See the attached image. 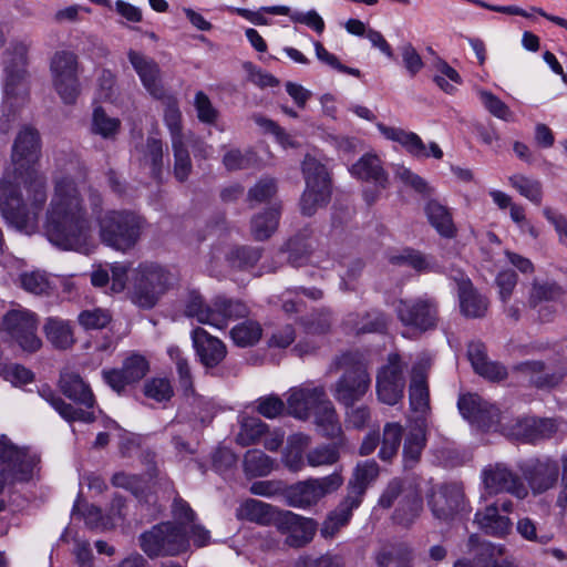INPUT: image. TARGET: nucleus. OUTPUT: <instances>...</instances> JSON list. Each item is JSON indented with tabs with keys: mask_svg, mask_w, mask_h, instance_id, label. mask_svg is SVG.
Returning a JSON list of instances; mask_svg holds the SVG:
<instances>
[{
	"mask_svg": "<svg viewBox=\"0 0 567 567\" xmlns=\"http://www.w3.org/2000/svg\"><path fill=\"white\" fill-rule=\"evenodd\" d=\"M474 522L486 535L494 537H505L513 527L509 517L491 504L475 513Z\"/></svg>",
	"mask_w": 567,
	"mask_h": 567,
	"instance_id": "33",
	"label": "nucleus"
},
{
	"mask_svg": "<svg viewBox=\"0 0 567 567\" xmlns=\"http://www.w3.org/2000/svg\"><path fill=\"white\" fill-rule=\"evenodd\" d=\"M276 525L278 530L286 535L285 544L293 548H301L309 544L318 529L315 519L302 517L290 511L279 513Z\"/></svg>",
	"mask_w": 567,
	"mask_h": 567,
	"instance_id": "20",
	"label": "nucleus"
},
{
	"mask_svg": "<svg viewBox=\"0 0 567 567\" xmlns=\"http://www.w3.org/2000/svg\"><path fill=\"white\" fill-rule=\"evenodd\" d=\"M174 153V175L177 181L185 182L192 173V161L183 140L172 141Z\"/></svg>",
	"mask_w": 567,
	"mask_h": 567,
	"instance_id": "58",
	"label": "nucleus"
},
{
	"mask_svg": "<svg viewBox=\"0 0 567 567\" xmlns=\"http://www.w3.org/2000/svg\"><path fill=\"white\" fill-rule=\"evenodd\" d=\"M389 261L394 266L411 267L417 272H427L433 270V266L427 260V257L413 248H404L398 254L391 255L389 257Z\"/></svg>",
	"mask_w": 567,
	"mask_h": 567,
	"instance_id": "49",
	"label": "nucleus"
},
{
	"mask_svg": "<svg viewBox=\"0 0 567 567\" xmlns=\"http://www.w3.org/2000/svg\"><path fill=\"white\" fill-rule=\"evenodd\" d=\"M337 365L344 371L333 385V398L341 405L352 408L370 390L371 377L367 364L358 353L347 352L338 358Z\"/></svg>",
	"mask_w": 567,
	"mask_h": 567,
	"instance_id": "4",
	"label": "nucleus"
},
{
	"mask_svg": "<svg viewBox=\"0 0 567 567\" xmlns=\"http://www.w3.org/2000/svg\"><path fill=\"white\" fill-rule=\"evenodd\" d=\"M468 543L473 548H477L474 558L476 567H496L497 563L494 555L496 547L493 544L487 542L480 543L476 535H471Z\"/></svg>",
	"mask_w": 567,
	"mask_h": 567,
	"instance_id": "64",
	"label": "nucleus"
},
{
	"mask_svg": "<svg viewBox=\"0 0 567 567\" xmlns=\"http://www.w3.org/2000/svg\"><path fill=\"white\" fill-rule=\"evenodd\" d=\"M359 506L360 505L344 496L338 506L331 511L324 519L320 528L321 536L326 539L334 537L342 527L348 525L352 517L353 509Z\"/></svg>",
	"mask_w": 567,
	"mask_h": 567,
	"instance_id": "36",
	"label": "nucleus"
},
{
	"mask_svg": "<svg viewBox=\"0 0 567 567\" xmlns=\"http://www.w3.org/2000/svg\"><path fill=\"white\" fill-rule=\"evenodd\" d=\"M150 371L147 359L140 353H132L124 359L121 368L103 369V381L117 394H123L126 386L140 382Z\"/></svg>",
	"mask_w": 567,
	"mask_h": 567,
	"instance_id": "16",
	"label": "nucleus"
},
{
	"mask_svg": "<svg viewBox=\"0 0 567 567\" xmlns=\"http://www.w3.org/2000/svg\"><path fill=\"white\" fill-rule=\"evenodd\" d=\"M403 426L398 422H389L383 427L381 449L379 457L384 461H391L399 451L402 442Z\"/></svg>",
	"mask_w": 567,
	"mask_h": 567,
	"instance_id": "45",
	"label": "nucleus"
},
{
	"mask_svg": "<svg viewBox=\"0 0 567 567\" xmlns=\"http://www.w3.org/2000/svg\"><path fill=\"white\" fill-rule=\"evenodd\" d=\"M140 547L150 558L178 556L189 549V537L185 527L163 522L140 536Z\"/></svg>",
	"mask_w": 567,
	"mask_h": 567,
	"instance_id": "7",
	"label": "nucleus"
},
{
	"mask_svg": "<svg viewBox=\"0 0 567 567\" xmlns=\"http://www.w3.org/2000/svg\"><path fill=\"white\" fill-rule=\"evenodd\" d=\"M97 225L102 244L117 251L126 252L137 245L147 221L136 212L113 209L99 217Z\"/></svg>",
	"mask_w": 567,
	"mask_h": 567,
	"instance_id": "3",
	"label": "nucleus"
},
{
	"mask_svg": "<svg viewBox=\"0 0 567 567\" xmlns=\"http://www.w3.org/2000/svg\"><path fill=\"white\" fill-rule=\"evenodd\" d=\"M299 323L308 336L327 334L332 324L331 313L328 310H318L301 317Z\"/></svg>",
	"mask_w": 567,
	"mask_h": 567,
	"instance_id": "53",
	"label": "nucleus"
},
{
	"mask_svg": "<svg viewBox=\"0 0 567 567\" xmlns=\"http://www.w3.org/2000/svg\"><path fill=\"white\" fill-rule=\"evenodd\" d=\"M174 276L154 262L141 264L133 272L131 300L143 309H152L169 289Z\"/></svg>",
	"mask_w": 567,
	"mask_h": 567,
	"instance_id": "5",
	"label": "nucleus"
},
{
	"mask_svg": "<svg viewBox=\"0 0 567 567\" xmlns=\"http://www.w3.org/2000/svg\"><path fill=\"white\" fill-rule=\"evenodd\" d=\"M425 499L433 517L442 523H452L470 512V502L461 482L434 484L427 489Z\"/></svg>",
	"mask_w": 567,
	"mask_h": 567,
	"instance_id": "6",
	"label": "nucleus"
},
{
	"mask_svg": "<svg viewBox=\"0 0 567 567\" xmlns=\"http://www.w3.org/2000/svg\"><path fill=\"white\" fill-rule=\"evenodd\" d=\"M467 358L474 371L491 381H501L507 377V370L503 364L488 360L486 347L481 341L468 343Z\"/></svg>",
	"mask_w": 567,
	"mask_h": 567,
	"instance_id": "29",
	"label": "nucleus"
},
{
	"mask_svg": "<svg viewBox=\"0 0 567 567\" xmlns=\"http://www.w3.org/2000/svg\"><path fill=\"white\" fill-rule=\"evenodd\" d=\"M48 341L55 348L65 350L75 342L73 330L69 321L60 318H48L43 326Z\"/></svg>",
	"mask_w": 567,
	"mask_h": 567,
	"instance_id": "38",
	"label": "nucleus"
},
{
	"mask_svg": "<svg viewBox=\"0 0 567 567\" xmlns=\"http://www.w3.org/2000/svg\"><path fill=\"white\" fill-rule=\"evenodd\" d=\"M483 484L488 495L508 493L517 499L528 496V486L523 478L503 463L489 464L483 472Z\"/></svg>",
	"mask_w": 567,
	"mask_h": 567,
	"instance_id": "15",
	"label": "nucleus"
},
{
	"mask_svg": "<svg viewBox=\"0 0 567 567\" xmlns=\"http://www.w3.org/2000/svg\"><path fill=\"white\" fill-rule=\"evenodd\" d=\"M40 396L47 401L66 422L92 423L95 421L94 412L75 408L71 403H66L58 395L49 385L39 389Z\"/></svg>",
	"mask_w": 567,
	"mask_h": 567,
	"instance_id": "32",
	"label": "nucleus"
},
{
	"mask_svg": "<svg viewBox=\"0 0 567 567\" xmlns=\"http://www.w3.org/2000/svg\"><path fill=\"white\" fill-rule=\"evenodd\" d=\"M111 482L113 486L130 491L135 497H142L146 489V482L143 476L125 472L115 473Z\"/></svg>",
	"mask_w": 567,
	"mask_h": 567,
	"instance_id": "61",
	"label": "nucleus"
},
{
	"mask_svg": "<svg viewBox=\"0 0 567 567\" xmlns=\"http://www.w3.org/2000/svg\"><path fill=\"white\" fill-rule=\"evenodd\" d=\"M55 91L65 104H73L80 94L78 58L71 51H58L50 64Z\"/></svg>",
	"mask_w": 567,
	"mask_h": 567,
	"instance_id": "13",
	"label": "nucleus"
},
{
	"mask_svg": "<svg viewBox=\"0 0 567 567\" xmlns=\"http://www.w3.org/2000/svg\"><path fill=\"white\" fill-rule=\"evenodd\" d=\"M318 432L327 439H336L342 433L341 423L333 403L327 399L312 413Z\"/></svg>",
	"mask_w": 567,
	"mask_h": 567,
	"instance_id": "37",
	"label": "nucleus"
},
{
	"mask_svg": "<svg viewBox=\"0 0 567 567\" xmlns=\"http://www.w3.org/2000/svg\"><path fill=\"white\" fill-rule=\"evenodd\" d=\"M192 341L195 354L206 373L219 375V367L227 355L226 344L200 327L192 331Z\"/></svg>",
	"mask_w": 567,
	"mask_h": 567,
	"instance_id": "17",
	"label": "nucleus"
},
{
	"mask_svg": "<svg viewBox=\"0 0 567 567\" xmlns=\"http://www.w3.org/2000/svg\"><path fill=\"white\" fill-rule=\"evenodd\" d=\"M262 249L252 246H237L229 249L226 260L229 266L237 269L254 267L261 258Z\"/></svg>",
	"mask_w": 567,
	"mask_h": 567,
	"instance_id": "48",
	"label": "nucleus"
},
{
	"mask_svg": "<svg viewBox=\"0 0 567 567\" xmlns=\"http://www.w3.org/2000/svg\"><path fill=\"white\" fill-rule=\"evenodd\" d=\"M268 431V425L257 417H245L240 424L236 442L241 446L257 443Z\"/></svg>",
	"mask_w": 567,
	"mask_h": 567,
	"instance_id": "54",
	"label": "nucleus"
},
{
	"mask_svg": "<svg viewBox=\"0 0 567 567\" xmlns=\"http://www.w3.org/2000/svg\"><path fill=\"white\" fill-rule=\"evenodd\" d=\"M518 468L534 494L554 487L559 475L558 463L548 457L528 460L519 464Z\"/></svg>",
	"mask_w": 567,
	"mask_h": 567,
	"instance_id": "21",
	"label": "nucleus"
},
{
	"mask_svg": "<svg viewBox=\"0 0 567 567\" xmlns=\"http://www.w3.org/2000/svg\"><path fill=\"white\" fill-rule=\"evenodd\" d=\"M429 360H421L415 363L411 372L409 386L410 406L415 413L414 416L430 417V392L427 385Z\"/></svg>",
	"mask_w": 567,
	"mask_h": 567,
	"instance_id": "23",
	"label": "nucleus"
},
{
	"mask_svg": "<svg viewBox=\"0 0 567 567\" xmlns=\"http://www.w3.org/2000/svg\"><path fill=\"white\" fill-rule=\"evenodd\" d=\"M306 189L300 198V210L312 216L318 208L324 207L331 197V181L327 167L315 157L307 155L302 162Z\"/></svg>",
	"mask_w": 567,
	"mask_h": 567,
	"instance_id": "8",
	"label": "nucleus"
},
{
	"mask_svg": "<svg viewBox=\"0 0 567 567\" xmlns=\"http://www.w3.org/2000/svg\"><path fill=\"white\" fill-rule=\"evenodd\" d=\"M379 132L386 138L399 143L411 156L421 158L432 155L436 159L443 157V151L432 142L429 145L430 153L421 137L414 132H408L400 127L386 126L383 123H377Z\"/></svg>",
	"mask_w": 567,
	"mask_h": 567,
	"instance_id": "22",
	"label": "nucleus"
},
{
	"mask_svg": "<svg viewBox=\"0 0 567 567\" xmlns=\"http://www.w3.org/2000/svg\"><path fill=\"white\" fill-rule=\"evenodd\" d=\"M261 334V326L254 320L240 322L230 330L231 340L240 348L255 346L260 340Z\"/></svg>",
	"mask_w": 567,
	"mask_h": 567,
	"instance_id": "50",
	"label": "nucleus"
},
{
	"mask_svg": "<svg viewBox=\"0 0 567 567\" xmlns=\"http://www.w3.org/2000/svg\"><path fill=\"white\" fill-rule=\"evenodd\" d=\"M378 475L379 465L375 461L369 460L359 463L348 483L346 497L361 505L368 486L377 480Z\"/></svg>",
	"mask_w": 567,
	"mask_h": 567,
	"instance_id": "30",
	"label": "nucleus"
},
{
	"mask_svg": "<svg viewBox=\"0 0 567 567\" xmlns=\"http://www.w3.org/2000/svg\"><path fill=\"white\" fill-rule=\"evenodd\" d=\"M310 436L297 433L288 437L282 452V463L291 472H299L305 467L303 452L310 444Z\"/></svg>",
	"mask_w": 567,
	"mask_h": 567,
	"instance_id": "39",
	"label": "nucleus"
},
{
	"mask_svg": "<svg viewBox=\"0 0 567 567\" xmlns=\"http://www.w3.org/2000/svg\"><path fill=\"white\" fill-rule=\"evenodd\" d=\"M350 173L362 181L373 182L381 188L388 186V174L381 159L374 154H364L350 168Z\"/></svg>",
	"mask_w": 567,
	"mask_h": 567,
	"instance_id": "35",
	"label": "nucleus"
},
{
	"mask_svg": "<svg viewBox=\"0 0 567 567\" xmlns=\"http://www.w3.org/2000/svg\"><path fill=\"white\" fill-rule=\"evenodd\" d=\"M164 122L167 126L172 141L183 140L182 133V113L179 111L177 101L168 99L164 110Z\"/></svg>",
	"mask_w": 567,
	"mask_h": 567,
	"instance_id": "63",
	"label": "nucleus"
},
{
	"mask_svg": "<svg viewBox=\"0 0 567 567\" xmlns=\"http://www.w3.org/2000/svg\"><path fill=\"white\" fill-rule=\"evenodd\" d=\"M41 153L39 132L30 126H24L17 135L13 145L11 159L18 165L16 171L25 168L21 175L27 190L28 204L23 200L20 186L3 176L0 181V212L7 223L19 230L32 231L38 221V216L47 202L45 176L31 165L34 164Z\"/></svg>",
	"mask_w": 567,
	"mask_h": 567,
	"instance_id": "1",
	"label": "nucleus"
},
{
	"mask_svg": "<svg viewBox=\"0 0 567 567\" xmlns=\"http://www.w3.org/2000/svg\"><path fill=\"white\" fill-rule=\"evenodd\" d=\"M78 320L85 330H100L111 322L112 316L109 310L95 308L81 311Z\"/></svg>",
	"mask_w": 567,
	"mask_h": 567,
	"instance_id": "62",
	"label": "nucleus"
},
{
	"mask_svg": "<svg viewBox=\"0 0 567 567\" xmlns=\"http://www.w3.org/2000/svg\"><path fill=\"white\" fill-rule=\"evenodd\" d=\"M400 498V506L394 512V519L400 524L412 522L422 508L419 491L411 483L394 477L383 489L378 504L382 508H391Z\"/></svg>",
	"mask_w": 567,
	"mask_h": 567,
	"instance_id": "9",
	"label": "nucleus"
},
{
	"mask_svg": "<svg viewBox=\"0 0 567 567\" xmlns=\"http://www.w3.org/2000/svg\"><path fill=\"white\" fill-rule=\"evenodd\" d=\"M274 507L261 501L248 498L236 509L239 519H246L260 525H267L272 519Z\"/></svg>",
	"mask_w": 567,
	"mask_h": 567,
	"instance_id": "43",
	"label": "nucleus"
},
{
	"mask_svg": "<svg viewBox=\"0 0 567 567\" xmlns=\"http://www.w3.org/2000/svg\"><path fill=\"white\" fill-rule=\"evenodd\" d=\"M213 302L207 305L203 296L196 291L190 290L185 302V315L195 318L198 322L210 326V313Z\"/></svg>",
	"mask_w": 567,
	"mask_h": 567,
	"instance_id": "56",
	"label": "nucleus"
},
{
	"mask_svg": "<svg viewBox=\"0 0 567 567\" xmlns=\"http://www.w3.org/2000/svg\"><path fill=\"white\" fill-rule=\"evenodd\" d=\"M1 330L23 351L35 352L42 346V341L37 334V316L27 309L8 311L3 316Z\"/></svg>",
	"mask_w": 567,
	"mask_h": 567,
	"instance_id": "12",
	"label": "nucleus"
},
{
	"mask_svg": "<svg viewBox=\"0 0 567 567\" xmlns=\"http://www.w3.org/2000/svg\"><path fill=\"white\" fill-rule=\"evenodd\" d=\"M248 313V307L240 300L217 296L213 300L210 326L224 329L229 320L246 318Z\"/></svg>",
	"mask_w": 567,
	"mask_h": 567,
	"instance_id": "31",
	"label": "nucleus"
},
{
	"mask_svg": "<svg viewBox=\"0 0 567 567\" xmlns=\"http://www.w3.org/2000/svg\"><path fill=\"white\" fill-rule=\"evenodd\" d=\"M243 467L247 477H262L274 470V460L261 450H248L244 455Z\"/></svg>",
	"mask_w": 567,
	"mask_h": 567,
	"instance_id": "44",
	"label": "nucleus"
},
{
	"mask_svg": "<svg viewBox=\"0 0 567 567\" xmlns=\"http://www.w3.org/2000/svg\"><path fill=\"white\" fill-rule=\"evenodd\" d=\"M280 210L268 208L255 215L250 221V230L255 240L262 241L271 237L279 223Z\"/></svg>",
	"mask_w": 567,
	"mask_h": 567,
	"instance_id": "42",
	"label": "nucleus"
},
{
	"mask_svg": "<svg viewBox=\"0 0 567 567\" xmlns=\"http://www.w3.org/2000/svg\"><path fill=\"white\" fill-rule=\"evenodd\" d=\"M141 161L145 165H150L151 175L155 179H161L163 171V142L156 137H147L146 144L142 147Z\"/></svg>",
	"mask_w": 567,
	"mask_h": 567,
	"instance_id": "47",
	"label": "nucleus"
},
{
	"mask_svg": "<svg viewBox=\"0 0 567 567\" xmlns=\"http://www.w3.org/2000/svg\"><path fill=\"white\" fill-rule=\"evenodd\" d=\"M395 313L403 326L421 332L433 330L439 323V303L426 296L398 300Z\"/></svg>",
	"mask_w": 567,
	"mask_h": 567,
	"instance_id": "11",
	"label": "nucleus"
},
{
	"mask_svg": "<svg viewBox=\"0 0 567 567\" xmlns=\"http://www.w3.org/2000/svg\"><path fill=\"white\" fill-rule=\"evenodd\" d=\"M343 484L341 474L334 472L321 478H309L285 487V502L288 506L308 508L326 495L336 492Z\"/></svg>",
	"mask_w": 567,
	"mask_h": 567,
	"instance_id": "10",
	"label": "nucleus"
},
{
	"mask_svg": "<svg viewBox=\"0 0 567 567\" xmlns=\"http://www.w3.org/2000/svg\"><path fill=\"white\" fill-rule=\"evenodd\" d=\"M339 457V447L336 443L320 444L306 454L307 463L312 467L332 465Z\"/></svg>",
	"mask_w": 567,
	"mask_h": 567,
	"instance_id": "57",
	"label": "nucleus"
},
{
	"mask_svg": "<svg viewBox=\"0 0 567 567\" xmlns=\"http://www.w3.org/2000/svg\"><path fill=\"white\" fill-rule=\"evenodd\" d=\"M430 420L424 416H413L403 443V460L405 467H413L420 461L426 446Z\"/></svg>",
	"mask_w": 567,
	"mask_h": 567,
	"instance_id": "25",
	"label": "nucleus"
},
{
	"mask_svg": "<svg viewBox=\"0 0 567 567\" xmlns=\"http://www.w3.org/2000/svg\"><path fill=\"white\" fill-rule=\"evenodd\" d=\"M536 388H553L557 385L563 375L559 373H549L545 371V365L540 361H526L516 367Z\"/></svg>",
	"mask_w": 567,
	"mask_h": 567,
	"instance_id": "41",
	"label": "nucleus"
},
{
	"mask_svg": "<svg viewBox=\"0 0 567 567\" xmlns=\"http://www.w3.org/2000/svg\"><path fill=\"white\" fill-rule=\"evenodd\" d=\"M0 458L3 463L0 477L6 484L27 482L31 478L35 461L25 452L0 440Z\"/></svg>",
	"mask_w": 567,
	"mask_h": 567,
	"instance_id": "18",
	"label": "nucleus"
},
{
	"mask_svg": "<svg viewBox=\"0 0 567 567\" xmlns=\"http://www.w3.org/2000/svg\"><path fill=\"white\" fill-rule=\"evenodd\" d=\"M461 313L471 319L485 317L488 310V300L481 295L472 281L464 276L455 278Z\"/></svg>",
	"mask_w": 567,
	"mask_h": 567,
	"instance_id": "26",
	"label": "nucleus"
},
{
	"mask_svg": "<svg viewBox=\"0 0 567 567\" xmlns=\"http://www.w3.org/2000/svg\"><path fill=\"white\" fill-rule=\"evenodd\" d=\"M91 223L76 183L68 176L54 179L45 220L48 239L64 250L86 246Z\"/></svg>",
	"mask_w": 567,
	"mask_h": 567,
	"instance_id": "2",
	"label": "nucleus"
},
{
	"mask_svg": "<svg viewBox=\"0 0 567 567\" xmlns=\"http://www.w3.org/2000/svg\"><path fill=\"white\" fill-rule=\"evenodd\" d=\"M501 432L512 440L535 443L550 437L556 432V425L550 419L522 417L501 424Z\"/></svg>",
	"mask_w": 567,
	"mask_h": 567,
	"instance_id": "19",
	"label": "nucleus"
},
{
	"mask_svg": "<svg viewBox=\"0 0 567 567\" xmlns=\"http://www.w3.org/2000/svg\"><path fill=\"white\" fill-rule=\"evenodd\" d=\"M508 182L523 197L535 205H540L543 200V184L536 178L522 174L512 175Z\"/></svg>",
	"mask_w": 567,
	"mask_h": 567,
	"instance_id": "51",
	"label": "nucleus"
},
{
	"mask_svg": "<svg viewBox=\"0 0 567 567\" xmlns=\"http://www.w3.org/2000/svg\"><path fill=\"white\" fill-rule=\"evenodd\" d=\"M405 364L398 353H390L388 361L377 373V395L386 405L398 404L404 396Z\"/></svg>",
	"mask_w": 567,
	"mask_h": 567,
	"instance_id": "14",
	"label": "nucleus"
},
{
	"mask_svg": "<svg viewBox=\"0 0 567 567\" xmlns=\"http://www.w3.org/2000/svg\"><path fill=\"white\" fill-rule=\"evenodd\" d=\"M425 214L430 224L445 238L456 236V227L449 209L437 200H430L425 206Z\"/></svg>",
	"mask_w": 567,
	"mask_h": 567,
	"instance_id": "40",
	"label": "nucleus"
},
{
	"mask_svg": "<svg viewBox=\"0 0 567 567\" xmlns=\"http://www.w3.org/2000/svg\"><path fill=\"white\" fill-rule=\"evenodd\" d=\"M413 549L404 542L383 545L374 556L378 567H413Z\"/></svg>",
	"mask_w": 567,
	"mask_h": 567,
	"instance_id": "34",
	"label": "nucleus"
},
{
	"mask_svg": "<svg viewBox=\"0 0 567 567\" xmlns=\"http://www.w3.org/2000/svg\"><path fill=\"white\" fill-rule=\"evenodd\" d=\"M329 399L323 386H303L295 389L287 400L289 414L306 420L319 405Z\"/></svg>",
	"mask_w": 567,
	"mask_h": 567,
	"instance_id": "24",
	"label": "nucleus"
},
{
	"mask_svg": "<svg viewBox=\"0 0 567 567\" xmlns=\"http://www.w3.org/2000/svg\"><path fill=\"white\" fill-rule=\"evenodd\" d=\"M565 293V289L555 281H534L529 292L528 303L530 307L535 308L543 301H558Z\"/></svg>",
	"mask_w": 567,
	"mask_h": 567,
	"instance_id": "52",
	"label": "nucleus"
},
{
	"mask_svg": "<svg viewBox=\"0 0 567 567\" xmlns=\"http://www.w3.org/2000/svg\"><path fill=\"white\" fill-rule=\"evenodd\" d=\"M128 60L138 74L146 91L155 99L161 100L165 96V90L159 80V66L142 53L131 50Z\"/></svg>",
	"mask_w": 567,
	"mask_h": 567,
	"instance_id": "27",
	"label": "nucleus"
},
{
	"mask_svg": "<svg viewBox=\"0 0 567 567\" xmlns=\"http://www.w3.org/2000/svg\"><path fill=\"white\" fill-rule=\"evenodd\" d=\"M476 413L470 423L484 431L493 427L501 429V424L505 423L501 420L499 410L487 401H484L483 406Z\"/></svg>",
	"mask_w": 567,
	"mask_h": 567,
	"instance_id": "60",
	"label": "nucleus"
},
{
	"mask_svg": "<svg viewBox=\"0 0 567 567\" xmlns=\"http://www.w3.org/2000/svg\"><path fill=\"white\" fill-rule=\"evenodd\" d=\"M120 127L121 121L118 118L109 116L101 106L94 109L92 117V132L94 134L106 140H113Z\"/></svg>",
	"mask_w": 567,
	"mask_h": 567,
	"instance_id": "55",
	"label": "nucleus"
},
{
	"mask_svg": "<svg viewBox=\"0 0 567 567\" xmlns=\"http://www.w3.org/2000/svg\"><path fill=\"white\" fill-rule=\"evenodd\" d=\"M21 287L33 295H48L50 280L44 271L33 270L20 275Z\"/></svg>",
	"mask_w": 567,
	"mask_h": 567,
	"instance_id": "59",
	"label": "nucleus"
},
{
	"mask_svg": "<svg viewBox=\"0 0 567 567\" xmlns=\"http://www.w3.org/2000/svg\"><path fill=\"white\" fill-rule=\"evenodd\" d=\"M261 11L270 14L290 16L291 21L296 23H302L313 29L317 33L321 34L324 30V22L322 18L315 10H310L307 13L293 12L290 14L289 7L286 6H271L262 7Z\"/></svg>",
	"mask_w": 567,
	"mask_h": 567,
	"instance_id": "46",
	"label": "nucleus"
},
{
	"mask_svg": "<svg viewBox=\"0 0 567 567\" xmlns=\"http://www.w3.org/2000/svg\"><path fill=\"white\" fill-rule=\"evenodd\" d=\"M60 391L74 403L85 406L90 411L95 404L94 394L82 377L73 371H63L59 379Z\"/></svg>",
	"mask_w": 567,
	"mask_h": 567,
	"instance_id": "28",
	"label": "nucleus"
}]
</instances>
